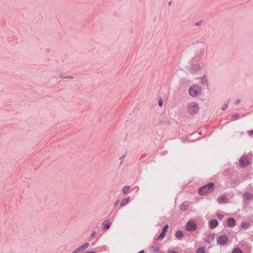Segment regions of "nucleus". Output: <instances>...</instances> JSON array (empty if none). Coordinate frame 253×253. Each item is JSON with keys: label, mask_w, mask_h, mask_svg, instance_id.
Returning <instances> with one entry per match:
<instances>
[{"label": "nucleus", "mask_w": 253, "mask_h": 253, "mask_svg": "<svg viewBox=\"0 0 253 253\" xmlns=\"http://www.w3.org/2000/svg\"><path fill=\"white\" fill-rule=\"evenodd\" d=\"M215 188L214 184L213 182H210L201 187L198 191L200 195L204 196L208 193L212 192Z\"/></svg>", "instance_id": "obj_1"}, {"label": "nucleus", "mask_w": 253, "mask_h": 253, "mask_svg": "<svg viewBox=\"0 0 253 253\" xmlns=\"http://www.w3.org/2000/svg\"><path fill=\"white\" fill-rule=\"evenodd\" d=\"M200 92L201 87L198 85H194L191 86L189 89V93L192 96H198Z\"/></svg>", "instance_id": "obj_2"}, {"label": "nucleus", "mask_w": 253, "mask_h": 253, "mask_svg": "<svg viewBox=\"0 0 253 253\" xmlns=\"http://www.w3.org/2000/svg\"><path fill=\"white\" fill-rule=\"evenodd\" d=\"M188 112L192 115L196 114L199 111V107L195 102L190 103L188 106Z\"/></svg>", "instance_id": "obj_3"}, {"label": "nucleus", "mask_w": 253, "mask_h": 253, "mask_svg": "<svg viewBox=\"0 0 253 253\" xmlns=\"http://www.w3.org/2000/svg\"><path fill=\"white\" fill-rule=\"evenodd\" d=\"M197 228V225L196 223L192 220L188 221L185 226V229L188 231H195Z\"/></svg>", "instance_id": "obj_4"}, {"label": "nucleus", "mask_w": 253, "mask_h": 253, "mask_svg": "<svg viewBox=\"0 0 253 253\" xmlns=\"http://www.w3.org/2000/svg\"><path fill=\"white\" fill-rule=\"evenodd\" d=\"M250 164V162L247 156L242 157L239 160V164L241 167H247Z\"/></svg>", "instance_id": "obj_5"}, {"label": "nucleus", "mask_w": 253, "mask_h": 253, "mask_svg": "<svg viewBox=\"0 0 253 253\" xmlns=\"http://www.w3.org/2000/svg\"><path fill=\"white\" fill-rule=\"evenodd\" d=\"M228 240V238L227 236L223 235L220 236L217 240V242L220 244H224Z\"/></svg>", "instance_id": "obj_6"}, {"label": "nucleus", "mask_w": 253, "mask_h": 253, "mask_svg": "<svg viewBox=\"0 0 253 253\" xmlns=\"http://www.w3.org/2000/svg\"><path fill=\"white\" fill-rule=\"evenodd\" d=\"M168 228H169V226L168 225H166L164 226L162 232H161V233L160 234V235L159 236V237L157 238L158 240L160 239H163L165 236V235L168 231Z\"/></svg>", "instance_id": "obj_7"}, {"label": "nucleus", "mask_w": 253, "mask_h": 253, "mask_svg": "<svg viewBox=\"0 0 253 253\" xmlns=\"http://www.w3.org/2000/svg\"><path fill=\"white\" fill-rule=\"evenodd\" d=\"M227 224L229 227H233L236 225V221L233 218L231 217L228 219Z\"/></svg>", "instance_id": "obj_8"}, {"label": "nucleus", "mask_w": 253, "mask_h": 253, "mask_svg": "<svg viewBox=\"0 0 253 253\" xmlns=\"http://www.w3.org/2000/svg\"><path fill=\"white\" fill-rule=\"evenodd\" d=\"M111 224V222L109 220L104 221L102 224L103 227L106 229H108L110 228Z\"/></svg>", "instance_id": "obj_9"}, {"label": "nucleus", "mask_w": 253, "mask_h": 253, "mask_svg": "<svg viewBox=\"0 0 253 253\" xmlns=\"http://www.w3.org/2000/svg\"><path fill=\"white\" fill-rule=\"evenodd\" d=\"M210 226L211 227V228H215L218 224V221L216 219H212L210 222Z\"/></svg>", "instance_id": "obj_10"}, {"label": "nucleus", "mask_w": 253, "mask_h": 253, "mask_svg": "<svg viewBox=\"0 0 253 253\" xmlns=\"http://www.w3.org/2000/svg\"><path fill=\"white\" fill-rule=\"evenodd\" d=\"M217 201L220 204L227 203V198L225 196H221L217 199Z\"/></svg>", "instance_id": "obj_11"}, {"label": "nucleus", "mask_w": 253, "mask_h": 253, "mask_svg": "<svg viewBox=\"0 0 253 253\" xmlns=\"http://www.w3.org/2000/svg\"><path fill=\"white\" fill-rule=\"evenodd\" d=\"M89 246V243H86L75 251V252H80L84 250Z\"/></svg>", "instance_id": "obj_12"}, {"label": "nucleus", "mask_w": 253, "mask_h": 253, "mask_svg": "<svg viewBox=\"0 0 253 253\" xmlns=\"http://www.w3.org/2000/svg\"><path fill=\"white\" fill-rule=\"evenodd\" d=\"M214 238V235L213 234L209 235L206 238L205 241L208 243H211Z\"/></svg>", "instance_id": "obj_13"}, {"label": "nucleus", "mask_w": 253, "mask_h": 253, "mask_svg": "<svg viewBox=\"0 0 253 253\" xmlns=\"http://www.w3.org/2000/svg\"><path fill=\"white\" fill-rule=\"evenodd\" d=\"M130 200V197H127L126 198H125L124 200L122 201L121 202V206L123 207L125 205H126Z\"/></svg>", "instance_id": "obj_14"}, {"label": "nucleus", "mask_w": 253, "mask_h": 253, "mask_svg": "<svg viewBox=\"0 0 253 253\" xmlns=\"http://www.w3.org/2000/svg\"><path fill=\"white\" fill-rule=\"evenodd\" d=\"M154 248V252L155 253H157L159 252V251L160 250V245L157 244L155 245L153 247Z\"/></svg>", "instance_id": "obj_15"}, {"label": "nucleus", "mask_w": 253, "mask_h": 253, "mask_svg": "<svg viewBox=\"0 0 253 253\" xmlns=\"http://www.w3.org/2000/svg\"><path fill=\"white\" fill-rule=\"evenodd\" d=\"M188 206L184 203H182L180 206V209L182 211H185L188 209Z\"/></svg>", "instance_id": "obj_16"}, {"label": "nucleus", "mask_w": 253, "mask_h": 253, "mask_svg": "<svg viewBox=\"0 0 253 253\" xmlns=\"http://www.w3.org/2000/svg\"><path fill=\"white\" fill-rule=\"evenodd\" d=\"M244 196L247 200H251L253 198V195L249 193H245Z\"/></svg>", "instance_id": "obj_17"}, {"label": "nucleus", "mask_w": 253, "mask_h": 253, "mask_svg": "<svg viewBox=\"0 0 253 253\" xmlns=\"http://www.w3.org/2000/svg\"><path fill=\"white\" fill-rule=\"evenodd\" d=\"M251 226L250 223L249 222H243L241 225L242 228H248Z\"/></svg>", "instance_id": "obj_18"}, {"label": "nucleus", "mask_w": 253, "mask_h": 253, "mask_svg": "<svg viewBox=\"0 0 253 253\" xmlns=\"http://www.w3.org/2000/svg\"><path fill=\"white\" fill-rule=\"evenodd\" d=\"M175 236L177 238H181L183 236V232L182 231H177L176 232V233H175Z\"/></svg>", "instance_id": "obj_19"}, {"label": "nucleus", "mask_w": 253, "mask_h": 253, "mask_svg": "<svg viewBox=\"0 0 253 253\" xmlns=\"http://www.w3.org/2000/svg\"><path fill=\"white\" fill-rule=\"evenodd\" d=\"M130 189V187L129 186H126L123 189V192L124 194H126L128 192Z\"/></svg>", "instance_id": "obj_20"}, {"label": "nucleus", "mask_w": 253, "mask_h": 253, "mask_svg": "<svg viewBox=\"0 0 253 253\" xmlns=\"http://www.w3.org/2000/svg\"><path fill=\"white\" fill-rule=\"evenodd\" d=\"M232 253H243L242 250L239 248L235 249Z\"/></svg>", "instance_id": "obj_21"}, {"label": "nucleus", "mask_w": 253, "mask_h": 253, "mask_svg": "<svg viewBox=\"0 0 253 253\" xmlns=\"http://www.w3.org/2000/svg\"><path fill=\"white\" fill-rule=\"evenodd\" d=\"M197 253H205V249L204 248H199L197 251Z\"/></svg>", "instance_id": "obj_22"}, {"label": "nucleus", "mask_w": 253, "mask_h": 253, "mask_svg": "<svg viewBox=\"0 0 253 253\" xmlns=\"http://www.w3.org/2000/svg\"><path fill=\"white\" fill-rule=\"evenodd\" d=\"M159 105L160 106H162L163 105V102L162 100H160L159 101Z\"/></svg>", "instance_id": "obj_23"}, {"label": "nucleus", "mask_w": 253, "mask_h": 253, "mask_svg": "<svg viewBox=\"0 0 253 253\" xmlns=\"http://www.w3.org/2000/svg\"><path fill=\"white\" fill-rule=\"evenodd\" d=\"M227 106H227V104H225V105H224V106H223V107H222V110H224L226 109L227 108Z\"/></svg>", "instance_id": "obj_24"}, {"label": "nucleus", "mask_w": 253, "mask_h": 253, "mask_svg": "<svg viewBox=\"0 0 253 253\" xmlns=\"http://www.w3.org/2000/svg\"><path fill=\"white\" fill-rule=\"evenodd\" d=\"M168 253H178L176 251H170Z\"/></svg>", "instance_id": "obj_25"}, {"label": "nucleus", "mask_w": 253, "mask_h": 253, "mask_svg": "<svg viewBox=\"0 0 253 253\" xmlns=\"http://www.w3.org/2000/svg\"><path fill=\"white\" fill-rule=\"evenodd\" d=\"M249 134L250 135H252H252H253V130H251V131H250L249 132Z\"/></svg>", "instance_id": "obj_26"}, {"label": "nucleus", "mask_w": 253, "mask_h": 253, "mask_svg": "<svg viewBox=\"0 0 253 253\" xmlns=\"http://www.w3.org/2000/svg\"><path fill=\"white\" fill-rule=\"evenodd\" d=\"M238 117H239V115L237 114H235L233 116V117H234L235 118H237Z\"/></svg>", "instance_id": "obj_27"}, {"label": "nucleus", "mask_w": 253, "mask_h": 253, "mask_svg": "<svg viewBox=\"0 0 253 253\" xmlns=\"http://www.w3.org/2000/svg\"><path fill=\"white\" fill-rule=\"evenodd\" d=\"M138 253H144V251H141L140 252H138Z\"/></svg>", "instance_id": "obj_28"}, {"label": "nucleus", "mask_w": 253, "mask_h": 253, "mask_svg": "<svg viewBox=\"0 0 253 253\" xmlns=\"http://www.w3.org/2000/svg\"><path fill=\"white\" fill-rule=\"evenodd\" d=\"M95 234V232L92 233V236L93 237V236H94Z\"/></svg>", "instance_id": "obj_29"}, {"label": "nucleus", "mask_w": 253, "mask_h": 253, "mask_svg": "<svg viewBox=\"0 0 253 253\" xmlns=\"http://www.w3.org/2000/svg\"><path fill=\"white\" fill-rule=\"evenodd\" d=\"M218 217H222L223 216H222V215H219V214H218Z\"/></svg>", "instance_id": "obj_30"}, {"label": "nucleus", "mask_w": 253, "mask_h": 253, "mask_svg": "<svg viewBox=\"0 0 253 253\" xmlns=\"http://www.w3.org/2000/svg\"><path fill=\"white\" fill-rule=\"evenodd\" d=\"M159 253H165L164 252H159Z\"/></svg>", "instance_id": "obj_31"}]
</instances>
